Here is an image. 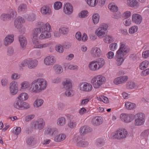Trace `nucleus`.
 I'll use <instances>...</instances> for the list:
<instances>
[{
  "mask_svg": "<svg viewBox=\"0 0 149 149\" xmlns=\"http://www.w3.org/2000/svg\"><path fill=\"white\" fill-rule=\"evenodd\" d=\"M47 85V82L43 78H39L31 83V91L33 93H39L45 89Z\"/></svg>",
  "mask_w": 149,
  "mask_h": 149,
  "instance_id": "f257e3e1",
  "label": "nucleus"
},
{
  "mask_svg": "<svg viewBox=\"0 0 149 149\" xmlns=\"http://www.w3.org/2000/svg\"><path fill=\"white\" fill-rule=\"evenodd\" d=\"M130 49L127 46L125 45V43L124 42L121 43L120 47L116 52L115 56V59L116 61L117 65H120L124 61L123 58L124 55L129 52Z\"/></svg>",
  "mask_w": 149,
  "mask_h": 149,
  "instance_id": "f03ea898",
  "label": "nucleus"
},
{
  "mask_svg": "<svg viewBox=\"0 0 149 149\" xmlns=\"http://www.w3.org/2000/svg\"><path fill=\"white\" fill-rule=\"evenodd\" d=\"M105 78L102 75L96 76L92 79L91 83L94 87L95 88H97L104 84L106 81Z\"/></svg>",
  "mask_w": 149,
  "mask_h": 149,
  "instance_id": "7ed1b4c3",
  "label": "nucleus"
},
{
  "mask_svg": "<svg viewBox=\"0 0 149 149\" xmlns=\"http://www.w3.org/2000/svg\"><path fill=\"white\" fill-rule=\"evenodd\" d=\"M13 106L17 109L21 110L27 109L30 107L28 103L23 101H21L17 98L13 103Z\"/></svg>",
  "mask_w": 149,
  "mask_h": 149,
  "instance_id": "20e7f679",
  "label": "nucleus"
},
{
  "mask_svg": "<svg viewBox=\"0 0 149 149\" xmlns=\"http://www.w3.org/2000/svg\"><path fill=\"white\" fill-rule=\"evenodd\" d=\"M73 142L76 143V146L79 147H85L88 146V143L85 141L80 136L76 134L72 139Z\"/></svg>",
  "mask_w": 149,
  "mask_h": 149,
  "instance_id": "39448f33",
  "label": "nucleus"
},
{
  "mask_svg": "<svg viewBox=\"0 0 149 149\" xmlns=\"http://www.w3.org/2000/svg\"><path fill=\"white\" fill-rule=\"evenodd\" d=\"M51 29V26L48 23H47L44 26V31H42L41 34L39 38L42 40L50 37L51 34L49 33Z\"/></svg>",
  "mask_w": 149,
  "mask_h": 149,
  "instance_id": "423d86ee",
  "label": "nucleus"
},
{
  "mask_svg": "<svg viewBox=\"0 0 149 149\" xmlns=\"http://www.w3.org/2000/svg\"><path fill=\"white\" fill-rule=\"evenodd\" d=\"M108 25L107 24H104L102 26L98 28L95 31V33L100 38L103 37L107 31Z\"/></svg>",
  "mask_w": 149,
  "mask_h": 149,
  "instance_id": "0eeeda50",
  "label": "nucleus"
},
{
  "mask_svg": "<svg viewBox=\"0 0 149 149\" xmlns=\"http://www.w3.org/2000/svg\"><path fill=\"white\" fill-rule=\"evenodd\" d=\"M42 31H43V29L41 28H36L33 30L31 35V38L34 44L36 45L39 44L38 35Z\"/></svg>",
  "mask_w": 149,
  "mask_h": 149,
  "instance_id": "6e6552de",
  "label": "nucleus"
},
{
  "mask_svg": "<svg viewBox=\"0 0 149 149\" xmlns=\"http://www.w3.org/2000/svg\"><path fill=\"white\" fill-rule=\"evenodd\" d=\"M45 125V121L42 118H40L32 123V127L36 129L41 130L43 129Z\"/></svg>",
  "mask_w": 149,
  "mask_h": 149,
  "instance_id": "1a4fd4ad",
  "label": "nucleus"
},
{
  "mask_svg": "<svg viewBox=\"0 0 149 149\" xmlns=\"http://www.w3.org/2000/svg\"><path fill=\"white\" fill-rule=\"evenodd\" d=\"M9 88L11 95H15L18 91V85L16 81H13L9 84Z\"/></svg>",
  "mask_w": 149,
  "mask_h": 149,
  "instance_id": "9d476101",
  "label": "nucleus"
},
{
  "mask_svg": "<svg viewBox=\"0 0 149 149\" xmlns=\"http://www.w3.org/2000/svg\"><path fill=\"white\" fill-rule=\"evenodd\" d=\"M127 135V131L125 129L119 130L113 135L114 138L121 139L126 138Z\"/></svg>",
  "mask_w": 149,
  "mask_h": 149,
  "instance_id": "9b49d317",
  "label": "nucleus"
},
{
  "mask_svg": "<svg viewBox=\"0 0 149 149\" xmlns=\"http://www.w3.org/2000/svg\"><path fill=\"white\" fill-rule=\"evenodd\" d=\"M137 117L135 120V124L137 126H140L143 125L144 122V115L142 113H139L135 115Z\"/></svg>",
  "mask_w": 149,
  "mask_h": 149,
  "instance_id": "f8f14e48",
  "label": "nucleus"
},
{
  "mask_svg": "<svg viewBox=\"0 0 149 149\" xmlns=\"http://www.w3.org/2000/svg\"><path fill=\"white\" fill-rule=\"evenodd\" d=\"M132 117V115L126 113H122L120 116L121 120L126 123L131 122L133 120Z\"/></svg>",
  "mask_w": 149,
  "mask_h": 149,
  "instance_id": "ddd939ff",
  "label": "nucleus"
},
{
  "mask_svg": "<svg viewBox=\"0 0 149 149\" xmlns=\"http://www.w3.org/2000/svg\"><path fill=\"white\" fill-rule=\"evenodd\" d=\"M91 54L93 57L97 58L100 56L102 52L99 48L97 47H94L91 49Z\"/></svg>",
  "mask_w": 149,
  "mask_h": 149,
  "instance_id": "4468645a",
  "label": "nucleus"
},
{
  "mask_svg": "<svg viewBox=\"0 0 149 149\" xmlns=\"http://www.w3.org/2000/svg\"><path fill=\"white\" fill-rule=\"evenodd\" d=\"M73 7L71 4L69 3H66L64 6L63 10L67 15L71 14L73 11Z\"/></svg>",
  "mask_w": 149,
  "mask_h": 149,
  "instance_id": "2eb2a0df",
  "label": "nucleus"
},
{
  "mask_svg": "<svg viewBox=\"0 0 149 149\" xmlns=\"http://www.w3.org/2000/svg\"><path fill=\"white\" fill-rule=\"evenodd\" d=\"M80 88L81 90L83 91H90L92 90V86L89 83L84 82L80 85Z\"/></svg>",
  "mask_w": 149,
  "mask_h": 149,
  "instance_id": "dca6fc26",
  "label": "nucleus"
},
{
  "mask_svg": "<svg viewBox=\"0 0 149 149\" xmlns=\"http://www.w3.org/2000/svg\"><path fill=\"white\" fill-rule=\"evenodd\" d=\"M45 64L47 65H53L56 62L55 57L52 56H49L45 57L44 61Z\"/></svg>",
  "mask_w": 149,
  "mask_h": 149,
  "instance_id": "f3484780",
  "label": "nucleus"
},
{
  "mask_svg": "<svg viewBox=\"0 0 149 149\" xmlns=\"http://www.w3.org/2000/svg\"><path fill=\"white\" fill-rule=\"evenodd\" d=\"M58 131L57 129L54 127H49L45 131V133L51 136H54L58 133Z\"/></svg>",
  "mask_w": 149,
  "mask_h": 149,
  "instance_id": "a211bd4d",
  "label": "nucleus"
},
{
  "mask_svg": "<svg viewBox=\"0 0 149 149\" xmlns=\"http://www.w3.org/2000/svg\"><path fill=\"white\" fill-rule=\"evenodd\" d=\"M26 144L30 147H32L35 145L37 143L36 139L33 136L28 137L26 141Z\"/></svg>",
  "mask_w": 149,
  "mask_h": 149,
  "instance_id": "6ab92c4d",
  "label": "nucleus"
},
{
  "mask_svg": "<svg viewBox=\"0 0 149 149\" xmlns=\"http://www.w3.org/2000/svg\"><path fill=\"white\" fill-rule=\"evenodd\" d=\"M24 22V18L19 17L15 19L14 22V25L17 28L20 29L22 26V24Z\"/></svg>",
  "mask_w": 149,
  "mask_h": 149,
  "instance_id": "aec40b11",
  "label": "nucleus"
},
{
  "mask_svg": "<svg viewBox=\"0 0 149 149\" xmlns=\"http://www.w3.org/2000/svg\"><path fill=\"white\" fill-rule=\"evenodd\" d=\"M92 129L87 126H83L80 127L79 132L81 135H84L85 134L91 132Z\"/></svg>",
  "mask_w": 149,
  "mask_h": 149,
  "instance_id": "412c9836",
  "label": "nucleus"
},
{
  "mask_svg": "<svg viewBox=\"0 0 149 149\" xmlns=\"http://www.w3.org/2000/svg\"><path fill=\"white\" fill-rule=\"evenodd\" d=\"M127 76H123L116 78L113 81L114 83L116 85H118L125 82L127 80Z\"/></svg>",
  "mask_w": 149,
  "mask_h": 149,
  "instance_id": "4be33fe9",
  "label": "nucleus"
},
{
  "mask_svg": "<svg viewBox=\"0 0 149 149\" xmlns=\"http://www.w3.org/2000/svg\"><path fill=\"white\" fill-rule=\"evenodd\" d=\"M132 20L136 24H139L142 21V17L139 14H134L132 15Z\"/></svg>",
  "mask_w": 149,
  "mask_h": 149,
  "instance_id": "5701e85b",
  "label": "nucleus"
},
{
  "mask_svg": "<svg viewBox=\"0 0 149 149\" xmlns=\"http://www.w3.org/2000/svg\"><path fill=\"white\" fill-rule=\"evenodd\" d=\"M103 119L101 116H96L93 118L91 121L92 124L94 126H98L102 123Z\"/></svg>",
  "mask_w": 149,
  "mask_h": 149,
  "instance_id": "b1692460",
  "label": "nucleus"
},
{
  "mask_svg": "<svg viewBox=\"0 0 149 149\" xmlns=\"http://www.w3.org/2000/svg\"><path fill=\"white\" fill-rule=\"evenodd\" d=\"M14 40V36L13 35H8L4 40V44L5 46L11 44Z\"/></svg>",
  "mask_w": 149,
  "mask_h": 149,
  "instance_id": "393cba45",
  "label": "nucleus"
},
{
  "mask_svg": "<svg viewBox=\"0 0 149 149\" xmlns=\"http://www.w3.org/2000/svg\"><path fill=\"white\" fill-rule=\"evenodd\" d=\"M18 38L21 47L23 49L25 48L27 44L26 38L23 36L21 35Z\"/></svg>",
  "mask_w": 149,
  "mask_h": 149,
  "instance_id": "a878e982",
  "label": "nucleus"
},
{
  "mask_svg": "<svg viewBox=\"0 0 149 149\" xmlns=\"http://www.w3.org/2000/svg\"><path fill=\"white\" fill-rule=\"evenodd\" d=\"M63 87L65 89H71L72 87L71 81L69 79H66L62 82Z\"/></svg>",
  "mask_w": 149,
  "mask_h": 149,
  "instance_id": "bb28decb",
  "label": "nucleus"
},
{
  "mask_svg": "<svg viewBox=\"0 0 149 149\" xmlns=\"http://www.w3.org/2000/svg\"><path fill=\"white\" fill-rule=\"evenodd\" d=\"M41 12L44 15H49L51 13V10L49 7L47 6H44L41 9Z\"/></svg>",
  "mask_w": 149,
  "mask_h": 149,
  "instance_id": "cd10ccee",
  "label": "nucleus"
},
{
  "mask_svg": "<svg viewBox=\"0 0 149 149\" xmlns=\"http://www.w3.org/2000/svg\"><path fill=\"white\" fill-rule=\"evenodd\" d=\"M38 64V62L36 60H28V67L30 69H32L36 67Z\"/></svg>",
  "mask_w": 149,
  "mask_h": 149,
  "instance_id": "c85d7f7f",
  "label": "nucleus"
},
{
  "mask_svg": "<svg viewBox=\"0 0 149 149\" xmlns=\"http://www.w3.org/2000/svg\"><path fill=\"white\" fill-rule=\"evenodd\" d=\"M89 69L93 71L97 70L99 69L95 60L90 62L89 65Z\"/></svg>",
  "mask_w": 149,
  "mask_h": 149,
  "instance_id": "c756f323",
  "label": "nucleus"
},
{
  "mask_svg": "<svg viewBox=\"0 0 149 149\" xmlns=\"http://www.w3.org/2000/svg\"><path fill=\"white\" fill-rule=\"evenodd\" d=\"M128 5L130 7L136 8L139 6L138 0H127Z\"/></svg>",
  "mask_w": 149,
  "mask_h": 149,
  "instance_id": "7c9ffc66",
  "label": "nucleus"
},
{
  "mask_svg": "<svg viewBox=\"0 0 149 149\" xmlns=\"http://www.w3.org/2000/svg\"><path fill=\"white\" fill-rule=\"evenodd\" d=\"M95 61L99 69L102 68L105 64V61L103 58H99L95 59Z\"/></svg>",
  "mask_w": 149,
  "mask_h": 149,
  "instance_id": "2f4dec72",
  "label": "nucleus"
},
{
  "mask_svg": "<svg viewBox=\"0 0 149 149\" xmlns=\"http://www.w3.org/2000/svg\"><path fill=\"white\" fill-rule=\"evenodd\" d=\"M66 138L65 134H61L56 136L54 139V140L56 142H61L64 140Z\"/></svg>",
  "mask_w": 149,
  "mask_h": 149,
  "instance_id": "473e14b6",
  "label": "nucleus"
},
{
  "mask_svg": "<svg viewBox=\"0 0 149 149\" xmlns=\"http://www.w3.org/2000/svg\"><path fill=\"white\" fill-rule=\"evenodd\" d=\"M28 98V95L27 93H22L20 94L17 98L21 101H24L27 100Z\"/></svg>",
  "mask_w": 149,
  "mask_h": 149,
  "instance_id": "72a5a7b5",
  "label": "nucleus"
},
{
  "mask_svg": "<svg viewBox=\"0 0 149 149\" xmlns=\"http://www.w3.org/2000/svg\"><path fill=\"white\" fill-rule=\"evenodd\" d=\"M100 16L97 13H95L93 15V22L94 24H96L98 23L99 21Z\"/></svg>",
  "mask_w": 149,
  "mask_h": 149,
  "instance_id": "f704fd0d",
  "label": "nucleus"
},
{
  "mask_svg": "<svg viewBox=\"0 0 149 149\" xmlns=\"http://www.w3.org/2000/svg\"><path fill=\"white\" fill-rule=\"evenodd\" d=\"M125 106L127 109L131 110L135 108L136 104L134 103L127 102L125 103Z\"/></svg>",
  "mask_w": 149,
  "mask_h": 149,
  "instance_id": "c9c22d12",
  "label": "nucleus"
},
{
  "mask_svg": "<svg viewBox=\"0 0 149 149\" xmlns=\"http://www.w3.org/2000/svg\"><path fill=\"white\" fill-rule=\"evenodd\" d=\"M104 143L105 141L104 140L101 138L97 139L96 142V145L97 146L98 148L102 146Z\"/></svg>",
  "mask_w": 149,
  "mask_h": 149,
  "instance_id": "e433bc0d",
  "label": "nucleus"
},
{
  "mask_svg": "<svg viewBox=\"0 0 149 149\" xmlns=\"http://www.w3.org/2000/svg\"><path fill=\"white\" fill-rule=\"evenodd\" d=\"M109 8L113 12H116L118 10L117 6L113 3H111L108 5Z\"/></svg>",
  "mask_w": 149,
  "mask_h": 149,
  "instance_id": "4c0bfd02",
  "label": "nucleus"
},
{
  "mask_svg": "<svg viewBox=\"0 0 149 149\" xmlns=\"http://www.w3.org/2000/svg\"><path fill=\"white\" fill-rule=\"evenodd\" d=\"M53 68L57 74H61L63 71V68L62 67L59 65H55Z\"/></svg>",
  "mask_w": 149,
  "mask_h": 149,
  "instance_id": "58836bf2",
  "label": "nucleus"
},
{
  "mask_svg": "<svg viewBox=\"0 0 149 149\" xmlns=\"http://www.w3.org/2000/svg\"><path fill=\"white\" fill-rule=\"evenodd\" d=\"M43 102V100L41 99H37L35 101L34 104V106L38 107L41 106Z\"/></svg>",
  "mask_w": 149,
  "mask_h": 149,
  "instance_id": "ea45409f",
  "label": "nucleus"
},
{
  "mask_svg": "<svg viewBox=\"0 0 149 149\" xmlns=\"http://www.w3.org/2000/svg\"><path fill=\"white\" fill-rule=\"evenodd\" d=\"M66 121V120L64 117L60 118L58 119L57 124L60 126H63L65 124Z\"/></svg>",
  "mask_w": 149,
  "mask_h": 149,
  "instance_id": "a19ab883",
  "label": "nucleus"
},
{
  "mask_svg": "<svg viewBox=\"0 0 149 149\" xmlns=\"http://www.w3.org/2000/svg\"><path fill=\"white\" fill-rule=\"evenodd\" d=\"M10 15L9 14L3 13L1 15L0 18L1 20L6 21L10 19Z\"/></svg>",
  "mask_w": 149,
  "mask_h": 149,
  "instance_id": "79ce46f5",
  "label": "nucleus"
},
{
  "mask_svg": "<svg viewBox=\"0 0 149 149\" xmlns=\"http://www.w3.org/2000/svg\"><path fill=\"white\" fill-rule=\"evenodd\" d=\"M76 123L74 120H70L68 121V126L71 129L74 128L76 126Z\"/></svg>",
  "mask_w": 149,
  "mask_h": 149,
  "instance_id": "37998d69",
  "label": "nucleus"
},
{
  "mask_svg": "<svg viewBox=\"0 0 149 149\" xmlns=\"http://www.w3.org/2000/svg\"><path fill=\"white\" fill-rule=\"evenodd\" d=\"M88 13V12L87 10H82L79 13L78 16L80 18H85L87 16Z\"/></svg>",
  "mask_w": 149,
  "mask_h": 149,
  "instance_id": "c03bdc74",
  "label": "nucleus"
},
{
  "mask_svg": "<svg viewBox=\"0 0 149 149\" xmlns=\"http://www.w3.org/2000/svg\"><path fill=\"white\" fill-rule=\"evenodd\" d=\"M104 40L106 43H110L113 41L112 37L110 35L106 36Z\"/></svg>",
  "mask_w": 149,
  "mask_h": 149,
  "instance_id": "a18cd8bd",
  "label": "nucleus"
},
{
  "mask_svg": "<svg viewBox=\"0 0 149 149\" xmlns=\"http://www.w3.org/2000/svg\"><path fill=\"white\" fill-rule=\"evenodd\" d=\"M69 31V29L68 28L62 27L60 28L59 31L60 33L64 35L67 34L68 33Z\"/></svg>",
  "mask_w": 149,
  "mask_h": 149,
  "instance_id": "49530a36",
  "label": "nucleus"
},
{
  "mask_svg": "<svg viewBox=\"0 0 149 149\" xmlns=\"http://www.w3.org/2000/svg\"><path fill=\"white\" fill-rule=\"evenodd\" d=\"M149 64L148 61H146L143 62L140 65V68L142 70L147 68Z\"/></svg>",
  "mask_w": 149,
  "mask_h": 149,
  "instance_id": "de8ad7c7",
  "label": "nucleus"
},
{
  "mask_svg": "<svg viewBox=\"0 0 149 149\" xmlns=\"http://www.w3.org/2000/svg\"><path fill=\"white\" fill-rule=\"evenodd\" d=\"M26 10V5L24 4H22L20 5L19 6L18 11L19 12H24Z\"/></svg>",
  "mask_w": 149,
  "mask_h": 149,
  "instance_id": "09e8293b",
  "label": "nucleus"
},
{
  "mask_svg": "<svg viewBox=\"0 0 149 149\" xmlns=\"http://www.w3.org/2000/svg\"><path fill=\"white\" fill-rule=\"evenodd\" d=\"M87 4L90 6L92 7H94L96 4L97 3V0H85Z\"/></svg>",
  "mask_w": 149,
  "mask_h": 149,
  "instance_id": "8fccbe9b",
  "label": "nucleus"
},
{
  "mask_svg": "<svg viewBox=\"0 0 149 149\" xmlns=\"http://www.w3.org/2000/svg\"><path fill=\"white\" fill-rule=\"evenodd\" d=\"M135 86V83L132 81H130L127 83L126 87L128 89H132Z\"/></svg>",
  "mask_w": 149,
  "mask_h": 149,
  "instance_id": "3c124183",
  "label": "nucleus"
},
{
  "mask_svg": "<svg viewBox=\"0 0 149 149\" xmlns=\"http://www.w3.org/2000/svg\"><path fill=\"white\" fill-rule=\"evenodd\" d=\"M62 3L60 1H57L55 2L54 5V7L55 10H58L61 8L62 6Z\"/></svg>",
  "mask_w": 149,
  "mask_h": 149,
  "instance_id": "603ef678",
  "label": "nucleus"
},
{
  "mask_svg": "<svg viewBox=\"0 0 149 149\" xmlns=\"http://www.w3.org/2000/svg\"><path fill=\"white\" fill-rule=\"evenodd\" d=\"M21 128L19 127H14L13 132V134L16 135H18L21 132Z\"/></svg>",
  "mask_w": 149,
  "mask_h": 149,
  "instance_id": "864d4df0",
  "label": "nucleus"
},
{
  "mask_svg": "<svg viewBox=\"0 0 149 149\" xmlns=\"http://www.w3.org/2000/svg\"><path fill=\"white\" fill-rule=\"evenodd\" d=\"M138 29L137 26H132L130 29L129 33L131 34L134 33L137 31Z\"/></svg>",
  "mask_w": 149,
  "mask_h": 149,
  "instance_id": "5fc2aeb1",
  "label": "nucleus"
},
{
  "mask_svg": "<svg viewBox=\"0 0 149 149\" xmlns=\"http://www.w3.org/2000/svg\"><path fill=\"white\" fill-rule=\"evenodd\" d=\"M26 17L28 20L29 21H33L36 19L35 15L32 14L30 15H27Z\"/></svg>",
  "mask_w": 149,
  "mask_h": 149,
  "instance_id": "6e6d98bb",
  "label": "nucleus"
},
{
  "mask_svg": "<svg viewBox=\"0 0 149 149\" xmlns=\"http://www.w3.org/2000/svg\"><path fill=\"white\" fill-rule=\"evenodd\" d=\"M21 88L22 89H24L29 87V83L27 81H24L21 84Z\"/></svg>",
  "mask_w": 149,
  "mask_h": 149,
  "instance_id": "4d7b16f0",
  "label": "nucleus"
},
{
  "mask_svg": "<svg viewBox=\"0 0 149 149\" xmlns=\"http://www.w3.org/2000/svg\"><path fill=\"white\" fill-rule=\"evenodd\" d=\"M131 12L129 11H126L122 15V17L125 19H126L131 16Z\"/></svg>",
  "mask_w": 149,
  "mask_h": 149,
  "instance_id": "13d9d810",
  "label": "nucleus"
},
{
  "mask_svg": "<svg viewBox=\"0 0 149 149\" xmlns=\"http://www.w3.org/2000/svg\"><path fill=\"white\" fill-rule=\"evenodd\" d=\"M20 77V74L17 73H14L11 76V78L13 80H15L19 79Z\"/></svg>",
  "mask_w": 149,
  "mask_h": 149,
  "instance_id": "bf43d9fd",
  "label": "nucleus"
},
{
  "mask_svg": "<svg viewBox=\"0 0 149 149\" xmlns=\"http://www.w3.org/2000/svg\"><path fill=\"white\" fill-rule=\"evenodd\" d=\"M66 90L65 93V95L67 97H71L73 95V91L71 89H66Z\"/></svg>",
  "mask_w": 149,
  "mask_h": 149,
  "instance_id": "052dcab7",
  "label": "nucleus"
},
{
  "mask_svg": "<svg viewBox=\"0 0 149 149\" xmlns=\"http://www.w3.org/2000/svg\"><path fill=\"white\" fill-rule=\"evenodd\" d=\"M35 116L34 114H31L26 116L25 118V121L26 122H29L33 119Z\"/></svg>",
  "mask_w": 149,
  "mask_h": 149,
  "instance_id": "680f3d73",
  "label": "nucleus"
},
{
  "mask_svg": "<svg viewBox=\"0 0 149 149\" xmlns=\"http://www.w3.org/2000/svg\"><path fill=\"white\" fill-rule=\"evenodd\" d=\"M14 53V49L11 47H8V48L7 54L9 56H11L13 55Z\"/></svg>",
  "mask_w": 149,
  "mask_h": 149,
  "instance_id": "e2e57ef3",
  "label": "nucleus"
},
{
  "mask_svg": "<svg viewBox=\"0 0 149 149\" xmlns=\"http://www.w3.org/2000/svg\"><path fill=\"white\" fill-rule=\"evenodd\" d=\"M49 44L46 43L45 44H40L38 45H36L34 46L35 48H41L44 47H46L49 46Z\"/></svg>",
  "mask_w": 149,
  "mask_h": 149,
  "instance_id": "0e129e2a",
  "label": "nucleus"
},
{
  "mask_svg": "<svg viewBox=\"0 0 149 149\" xmlns=\"http://www.w3.org/2000/svg\"><path fill=\"white\" fill-rule=\"evenodd\" d=\"M1 83L2 86H6L8 84V80L6 79H3L1 80Z\"/></svg>",
  "mask_w": 149,
  "mask_h": 149,
  "instance_id": "69168bd1",
  "label": "nucleus"
},
{
  "mask_svg": "<svg viewBox=\"0 0 149 149\" xmlns=\"http://www.w3.org/2000/svg\"><path fill=\"white\" fill-rule=\"evenodd\" d=\"M117 44L115 43L111 44L109 46L110 49L112 51L115 50L117 48Z\"/></svg>",
  "mask_w": 149,
  "mask_h": 149,
  "instance_id": "338daca9",
  "label": "nucleus"
},
{
  "mask_svg": "<svg viewBox=\"0 0 149 149\" xmlns=\"http://www.w3.org/2000/svg\"><path fill=\"white\" fill-rule=\"evenodd\" d=\"M55 49L56 51L60 53H62L63 51V47L61 45L55 47Z\"/></svg>",
  "mask_w": 149,
  "mask_h": 149,
  "instance_id": "774afa93",
  "label": "nucleus"
}]
</instances>
